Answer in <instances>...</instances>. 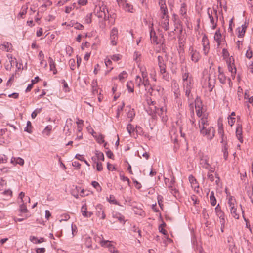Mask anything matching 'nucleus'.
Here are the masks:
<instances>
[{
	"instance_id": "14",
	"label": "nucleus",
	"mask_w": 253,
	"mask_h": 253,
	"mask_svg": "<svg viewBox=\"0 0 253 253\" xmlns=\"http://www.w3.org/2000/svg\"><path fill=\"white\" fill-rule=\"evenodd\" d=\"M169 16L168 15H162L161 20L160 21V25L165 31H167L169 29Z\"/></svg>"
},
{
	"instance_id": "33",
	"label": "nucleus",
	"mask_w": 253,
	"mask_h": 253,
	"mask_svg": "<svg viewBox=\"0 0 253 253\" xmlns=\"http://www.w3.org/2000/svg\"><path fill=\"white\" fill-rule=\"evenodd\" d=\"M210 203L211 204L214 206L216 204V199L214 196V193L213 191H211V192L210 195Z\"/></svg>"
},
{
	"instance_id": "29",
	"label": "nucleus",
	"mask_w": 253,
	"mask_h": 253,
	"mask_svg": "<svg viewBox=\"0 0 253 253\" xmlns=\"http://www.w3.org/2000/svg\"><path fill=\"white\" fill-rule=\"evenodd\" d=\"M128 76V74L126 73V72L124 71L122 72L121 73L119 74L118 77V79L121 82H124V80ZM115 79H117V77L115 78Z\"/></svg>"
},
{
	"instance_id": "58",
	"label": "nucleus",
	"mask_w": 253,
	"mask_h": 253,
	"mask_svg": "<svg viewBox=\"0 0 253 253\" xmlns=\"http://www.w3.org/2000/svg\"><path fill=\"white\" fill-rule=\"evenodd\" d=\"M126 129L129 134L131 135V132L134 131V126L131 124H128L126 126Z\"/></svg>"
},
{
	"instance_id": "5",
	"label": "nucleus",
	"mask_w": 253,
	"mask_h": 253,
	"mask_svg": "<svg viewBox=\"0 0 253 253\" xmlns=\"http://www.w3.org/2000/svg\"><path fill=\"white\" fill-rule=\"evenodd\" d=\"M153 24L152 23L150 27V37L151 40V42L156 44H163L164 42H161V40L158 39L156 36V32L153 28Z\"/></svg>"
},
{
	"instance_id": "7",
	"label": "nucleus",
	"mask_w": 253,
	"mask_h": 253,
	"mask_svg": "<svg viewBox=\"0 0 253 253\" xmlns=\"http://www.w3.org/2000/svg\"><path fill=\"white\" fill-rule=\"evenodd\" d=\"M155 113H157L161 118V120L163 122H166L168 120L167 108L166 106H162L160 108L157 107Z\"/></svg>"
},
{
	"instance_id": "43",
	"label": "nucleus",
	"mask_w": 253,
	"mask_h": 253,
	"mask_svg": "<svg viewBox=\"0 0 253 253\" xmlns=\"http://www.w3.org/2000/svg\"><path fill=\"white\" fill-rule=\"evenodd\" d=\"M91 185L95 188L98 192H101L102 190V188L98 183V182L93 181L91 182Z\"/></svg>"
},
{
	"instance_id": "2",
	"label": "nucleus",
	"mask_w": 253,
	"mask_h": 253,
	"mask_svg": "<svg viewBox=\"0 0 253 253\" xmlns=\"http://www.w3.org/2000/svg\"><path fill=\"white\" fill-rule=\"evenodd\" d=\"M94 12L98 18H103L104 20H107L109 18L108 10L106 6L103 4L101 5L96 6Z\"/></svg>"
},
{
	"instance_id": "42",
	"label": "nucleus",
	"mask_w": 253,
	"mask_h": 253,
	"mask_svg": "<svg viewBox=\"0 0 253 253\" xmlns=\"http://www.w3.org/2000/svg\"><path fill=\"white\" fill-rule=\"evenodd\" d=\"M126 87L128 89V92H133L134 91V84L132 81L128 82L126 84Z\"/></svg>"
},
{
	"instance_id": "48",
	"label": "nucleus",
	"mask_w": 253,
	"mask_h": 253,
	"mask_svg": "<svg viewBox=\"0 0 253 253\" xmlns=\"http://www.w3.org/2000/svg\"><path fill=\"white\" fill-rule=\"evenodd\" d=\"M214 172V170L212 169H209V171L208 172V178L211 181H214V176L212 173Z\"/></svg>"
},
{
	"instance_id": "52",
	"label": "nucleus",
	"mask_w": 253,
	"mask_h": 253,
	"mask_svg": "<svg viewBox=\"0 0 253 253\" xmlns=\"http://www.w3.org/2000/svg\"><path fill=\"white\" fill-rule=\"evenodd\" d=\"M191 89L192 88H184V90L185 92V95L189 99H190L192 98V95L191 94Z\"/></svg>"
},
{
	"instance_id": "17",
	"label": "nucleus",
	"mask_w": 253,
	"mask_h": 253,
	"mask_svg": "<svg viewBox=\"0 0 253 253\" xmlns=\"http://www.w3.org/2000/svg\"><path fill=\"white\" fill-rule=\"evenodd\" d=\"M242 127L241 125L238 124L236 129V135L237 138L241 143H242L243 139L242 136Z\"/></svg>"
},
{
	"instance_id": "8",
	"label": "nucleus",
	"mask_w": 253,
	"mask_h": 253,
	"mask_svg": "<svg viewBox=\"0 0 253 253\" xmlns=\"http://www.w3.org/2000/svg\"><path fill=\"white\" fill-rule=\"evenodd\" d=\"M198 101L196 102L195 107L196 112L197 116L200 118L199 120H201L203 118H205L206 120H208V114L205 112H203L202 107L198 104Z\"/></svg>"
},
{
	"instance_id": "44",
	"label": "nucleus",
	"mask_w": 253,
	"mask_h": 253,
	"mask_svg": "<svg viewBox=\"0 0 253 253\" xmlns=\"http://www.w3.org/2000/svg\"><path fill=\"white\" fill-rule=\"evenodd\" d=\"M161 90V87L160 86L150 87L148 89V92H149L151 95H152L153 91H156L157 92H160Z\"/></svg>"
},
{
	"instance_id": "18",
	"label": "nucleus",
	"mask_w": 253,
	"mask_h": 253,
	"mask_svg": "<svg viewBox=\"0 0 253 253\" xmlns=\"http://www.w3.org/2000/svg\"><path fill=\"white\" fill-rule=\"evenodd\" d=\"M96 215L98 217H100L102 219H104L105 218L106 215L104 213V211L102 209V206L101 205H98L96 206Z\"/></svg>"
},
{
	"instance_id": "34",
	"label": "nucleus",
	"mask_w": 253,
	"mask_h": 253,
	"mask_svg": "<svg viewBox=\"0 0 253 253\" xmlns=\"http://www.w3.org/2000/svg\"><path fill=\"white\" fill-rule=\"evenodd\" d=\"M170 193L175 197H177L178 195V191L172 185H168Z\"/></svg>"
},
{
	"instance_id": "62",
	"label": "nucleus",
	"mask_w": 253,
	"mask_h": 253,
	"mask_svg": "<svg viewBox=\"0 0 253 253\" xmlns=\"http://www.w3.org/2000/svg\"><path fill=\"white\" fill-rule=\"evenodd\" d=\"M97 141L99 144H102L104 142V136L100 134L97 137Z\"/></svg>"
},
{
	"instance_id": "16",
	"label": "nucleus",
	"mask_w": 253,
	"mask_h": 253,
	"mask_svg": "<svg viewBox=\"0 0 253 253\" xmlns=\"http://www.w3.org/2000/svg\"><path fill=\"white\" fill-rule=\"evenodd\" d=\"M181 76L183 81L189 80L192 79V77L189 76V73L188 72L187 67L186 66L182 67L181 69Z\"/></svg>"
},
{
	"instance_id": "37",
	"label": "nucleus",
	"mask_w": 253,
	"mask_h": 253,
	"mask_svg": "<svg viewBox=\"0 0 253 253\" xmlns=\"http://www.w3.org/2000/svg\"><path fill=\"white\" fill-rule=\"evenodd\" d=\"M218 131V133L220 135V137L221 139V143H223L224 142H226L224 139V130H223V127L222 126H219Z\"/></svg>"
},
{
	"instance_id": "39",
	"label": "nucleus",
	"mask_w": 253,
	"mask_h": 253,
	"mask_svg": "<svg viewBox=\"0 0 253 253\" xmlns=\"http://www.w3.org/2000/svg\"><path fill=\"white\" fill-rule=\"evenodd\" d=\"M141 56L142 55L140 52L136 51H135L133 55L134 60L138 63L141 61Z\"/></svg>"
},
{
	"instance_id": "22",
	"label": "nucleus",
	"mask_w": 253,
	"mask_h": 253,
	"mask_svg": "<svg viewBox=\"0 0 253 253\" xmlns=\"http://www.w3.org/2000/svg\"><path fill=\"white\" fill-rule=\"evenodd\" d=\"M48 62L50 66V70L53 71V74H56L57 71L56 68V64L51 57H49Z\"/></svg>"
},
{
	"instance_id": "30",
	"label": "nucleus",
	"mask_w": 253,
	"mask_h": 253,
	"mask_svg": "<svg viewBox=\"0 0 253 253\" xmlns=\"http://www.w3.org/2000/svg\"><path fill=\"white\" fill-rule=\"evenodd\" d=\"M135 83L136 86L140 88L141 86L143 85V80L142 78L139 76H136L135 79Z\"/></svg>"
},
{
	"instance_id": "3",
	"label": "nucleus",
	"mask_w": 253,
	"mask_h": 253,
	"mask_svg": "<svg viewBox=\"0 0 253 253\" xmlns=\"http://www.w3.org/2000/svg\"><path fill=\"white\" fill-rule=\"evenodd\" d=\"M208 17L210 20V23L212 25V29H215L217 26L218 21L217 10L215 7H213V10L209 8L207 10Z\"/></svg>"
},
{
	"instance_id": "35",
	"label": "nucleus",
	"mask_w": 253,
	"mask_h": 253,
	"mask_svg": "<svg viewBox=\"0 0 253 253\" xmlns=\"http://www.w3.org/2000/svg\"><path fill=\"white\" fill-rule=\"evenodd\" d=\"M112 242L109 240H101L100 244L103 247H108L109 249L113 246Z\"/></svg>"
},
{
	"instance_id": "47",
	"label": "nucleus",
	"mask_w": 253,
	"mask_h": 253,
	"mask_svg": "<svg viewBox=\"0 0 253 253\" xmlns=\"http://www.w3.org/2000/svg\"><path fill=\"white\" fill-rule=\"evenodd\" d=\"M69 65L72 70H75L76 67V62L75 59H70L69 61Z\"/></svg>"
},
{
	"instance_id": "50",
	"label": "nucleus",
	"mask_w": 253,
	"mask_h": 253,
	"mask_svg": "<svg viewBox=\"0 0 253 253\" xmlns=\"http://www.w3.org/2000/svg\"><path fill=\"white\" fill-rule=\"evenodd\" d=\"M237 31L238 32V37L239 38L243 37L244 36L246 32V31L242 30V29H241V27L237 28Z\"/></svg>"
},
{
	"instance_id": "46",
	"label": "nucleus",
	"mask_w": 253,
	"mask_h": 253,
	"mask_svg": "<svg viewBox=\"0 0 253 253\" xmlns=\"http://www.w3.org/2000/svg\"><path fill=\"white\" fill-rule=\"evenodd\" d=\"M92 13H89L84 18V22L86 24H90L92 22Z\"/></svg>"
},
{
	"instance_id": "40",
	"label": "nucleus",
	"mask_w": 253,
	"mask_h": 253,
	"mask_svg": "<svg viewBox=\"0 0 253 253\" xmlns=\"http://www.w3.org/2000/svg\"><path fill=\"white\" fill-rule=\"evenodd\" d=\"M95 154L97 160H101L102 161L104 160V156L102 152L96 150L95 152Z\"/></svg>"
},
{
	"instance_id": "6",
	"label": "nucleus",
	"mask_w": 253,
	"mask_h": 253,
	"mask_svg": "<svg viewBox=\"0 0 253 253\" xmlns=\"http://www.w3.org/2000/svg\"><path fill=\"white\" fill-rule=\"evenodd\" d=\"M189 54L191 57V60L194 63L198 62L201 58L200 53L194 49L192 46L189 47Z\"/></svg>"
},
{
	"instance_id": "10",
	"label": "nucleus",
	"mask_w": 253,
	"mask_h": 253,
	"mask_svg": "<svg viewBox=\"0 0 253 253\" xmlns=\"http://www.w3.org/2000/svg\"><path fill=\"white\" fill-rule=\"evenodd\" d=\"M110 43L111 44L114 46L117 44V40L118 39V29L116 27L113 28L110 32Z\"/></svg>"
},
{
	"instance_id": "51",
	"label": "nucleus",
	"mask_w": 253,
	"mask_h": 253,
	"mask_svg": "<svg viewBox=\"0 0 253 253\" xmlns=\"http://www.w3.org/2000/svg\"><path fill=\"white\" fill-rule=\"evenodd\" d=\"M42 111V108H37L31 114V117L34 119L37 116V114L40 113Z\"/></svg>"
},
{
	"instance_id": "24",
	"label": "nucleus",
	"mask_w": 253,
	"mask_h": 253,
	"mask_svg": "<svg viewBox=\"0 0 253 253\" xmlns=\"http://www.w3.org/2000/svg\"><path fill=\"white\" fill-rule=\"evenodd\" d=\"M11 163L14 165L19 164L20 166H23L24 164V161L20 157L12 158L11 160Z\"/></svg>"
},
{
	"instance_id": "61",
	"label": "nucleus",
	"mask_w": 253,
	"mask_h": 253,
	"mask_svg": "<svg viewBox=\"0 0 253 253\" xmlns=\"http://www.w3.org/2000/svg\"><path fill=\"white\" fill-rule=\"evenodd\" d=\"M191 200L195 205L199 203V201L198 200L197 197L195 195H193L191 196Z\"/></svg>"
},
{
	"instance_id": "28",
	"label": "nucleus",
	"mask_w": 253,
	"mask_h": 253,
	"mask_svg": "<svg viewBox=\"0 0 253 253\" xmlns=\"http://www.w3.org/2000/svg\"><path fill=\"white\" fill-rule=\"evenodd\" d=\"M216 214L220 219V224L222 225L225 224V220L224 212L221 211H218V212L216 213Z\"/></svg>"
},
{
	"instance_id": "19",
	"label": "nucleus",
	"mask_w": 253,
	"mask_h": 253,
	"mask_svg": "<svg viewBox=\"0 0 253 253\" xmlns=\"http://www.w3.org/2000/svg\"><path fill=\"white\" fill-rule=\"evenodd\" d=\"M200 164L203 168L206 169H209L211 168L210 164L208 163L207 157L206 156L202 155L200 157Z\"/></svg>"
},
{
	"instance_id": "12",
	"label": "nucleus",
	"mask_w": 253,
	"mask_h": 253,
	"mask_svg": "<svg viewBox=\"0 0 253 253\" xmlns=\"http://www.w3.org/2000/svg\"><path fill=\"white\" fill-rule=\"evenodd\" d=\"M234 58L231 56L227 60V64L229 71L232 74L235 75L236 73V68L234 65Z\"/></svg>"
},
{
	"instance_id": "59",
	"label": "nucleus",
	"mask_w": 253,
	"mask_h": 253,
	"mask_svg": "<svg viewBox=\"0 0 253 253\" xmlns=\"http://www.w3.org/2000/svg\"><path fill=\"white\" fill-rule=\"evenodd\" d=\"M157 59H158V64L159 67L166 64L164 63L163 57L162 56H158Z\"/></svg>"
},
{
	"instance_id": "54",
	"label": "nucleus",
	"mask_w": 253,
	"mask_h": 253,
	"mask_svg": "<svg viewBox=\"0 0 253 253\" xmlns=\"http://www.w3.org/2000/svg\"><path fill=\"white\" fill-rule=\"evenodd\" d=\"M83 123L84 121L82 120L78 119V121L77 122V124L78 125V130L79 131H81L83 126Z\"/></svg>"
},
{
	"instance_id": "36",
	"label": "nucleus",
	"mask_w": 253,
	"mask_h": 253,
	"mask_svg": "<svg viewBox=\"0 0 253 253\" xmlns=\"http://www.w3.org/2000/svg\"><path fill=\"white\" fill-rule=\"evenodd\" d=\"M186 4L184 3L181 4V7L180 9V13L182 16L185 17L186 15Z\"/></svg>"
},
{
	"instance_id": "38",
	"label": "nucleus",
	"mask_w": 253,
	"mask_h": 253,
	"mask_svg": "<svg viewBox=\"0 0 253 253\" xmlns=\"http://www.w3.org/2000/svg\"><path fill=\"white\" fill-rule=\"evenodd\" d=\"M44 4L41 5L40 8L42 12H44L47 7L50 6L52 5V3L51 1L43 2Z\"/></svg>"
},
{
	"instance_id": "11",
	"label": "nucleus",
	"mask_w": 253,
	"mask_h": 253,
	"mask_svg": "<svg viewBox=\"0 0 253 253\" xmlns=\"http://www.w3.org/2000/svg\"><path fill=\"white\" fill-rule=\"evenodd\" d=\"M202 45H203V50L204 54L207 55L209 53L210 50L209 41L207 36L204 35L202 39Z\"/></svg>"
},
{
	"instance_id": "9",
	"label": "nucleus",
	"mask_w": 253,
	"mask_h": 253,
	"mask_svg": "<svg viewBox=\"0 0 253 253\" xmlns=\"http://www.w3.org/2000/svg\"><path fill=\"white\" fill-rule=\"evenodd\" d=\"M147 103L149 107L147 109V113L151 116H154L157 110V107L155 106L156 103L155 101H152L151 99L147 100Z\"/></svg>"
},
{
	"instance_id": "1",
	"label": "nucleus",
	"mask_w": 253,
	"mask_h": 253,
	"mask_svg": "<svg viewBox=\"0 0 253 253\" xmlns=\"http://www.w3.org/2000/svg\"><path fill=\"white\" fill-rule=\"evenodd\" d=\"M199 128L200 134L208 140H211L215 136V130L213 126L209 125L208 120L203 118L199 121Z\"/></svg>"
},
{
	"instance_id": "21",
	"label": "nucleus",
	"mask_w": 253,
	"mask_h": 253,
	"mask_svg": "<svg viewBox=\"0 0 253 253\" xmlns=\"http://www.w3.org/2000/svg\"><path fill=\"white\" fill-rule=\"evenodd\" d=\"M221 38H222V36H221V34L220 33V30H217L214 34V40L217 43L218 47H219L221 44V40H222Z\"/></svg>"
},
{
	"instance_id": "26",
	"label": "nucleus",
	"mask_w": 253,
	"mask_h": 253,
	"mask_svg": "<svg viewBox=\"0 0 253 253\" xmlns=\"http://www.w3.org/2000/svg\"><path fill=\"white\" fill-rule=\"evenodd\" d=\"M230 211V213L233 217L234 218L238 219L239 218L240 215L239 213L237 212V209L235 207H232L229 208Z\"/></svg>"
},
{
	"instance_id": "31",
	"label": "nucleus",
	"mask_w": 253,
	"mask_h": 253,
	"mask_svg": "<svg viewBox=\"0 0 253 253\" xmlns=\"http://www.w3.org/2000/svg\"><path fill=\"white\" fill-rule=\"evenodd\" d=\"M192 78L183 81L184 88H192Z\"/></svg>"
},
{
	"instance_id": "49",
	"label": "nucleus",
	"mask_w": 253,
	"mask_h": 253,
	"mask_svg": "<svg viewBox=\"0 0 253 253\" xmlns=\"http://www.w3.org/2000/svg\"><path fill=\"white\" fill-rule=\"evenodd\" d=\"M31 127H32V124L30 121H28L27 122V126L24 129V131H27L28 133H31L32 130H31Z\"/></svg>"
},
{
	"instance_id": "60",
	"label": "nucleus",
	"mask_w": 253,
	"mask_h": 253,
	"mask_svg": "<svg viewBox=\"0 0 253 253\" xmlns=\"http://www.w3.org/2000/svg\"><path fill=\"white\" fill-rule=\"evenodd\" d=\"M143 86L145 88V90H148L149 89L148 88L150 84H149V81L148 79H146L144 80H143Z\"/></svg>"
},
{
	"instance_id": "53",
	"label": "nucleus",
	"mask_w": 253,
	"mask_h": 253,
	"mask_svg": "<svg viewBox=\"0 0 253 253\" xmlns=\"http://www.w3.org/2000/svg\"><path fill=\"white\" fill-rule=\"evenodd\" d=\"M87 212V206L86 204H84L82 206L81 208V212L83 216H84V215H86Z\"/></svg>"
},
{
	"instance_id": "13",
	"label": "nucleus",
	"mask_w": 253,
	"mask_h": 253,
	"mask_svg": "<svg viewBox=\"0 0 253 253\" xmlns=\"http://www.w3.org/2000/svg\"><path fill=\"white\" fill-rule=\"evenodd\" d=\"M159 74L162 76V78L167 81L169 80V76L166 70V65H164L159 67Z\"/></svg>"
},
{
	"instance_id": "20",
	"label": "nucleus",
	"mask_w": 253,
	"mask_h": 253,
	"mask_svg": "<svg viewBox=\"0 0 253 253\" xmlns=\"http://www.w3.org/2000/svg\"><path fill=\"white\" fill-rule=\"evenodd\" d=\"M218 79L220 81V82L222 84H225L226 83V77L224 75L223 72L221 70V68L220 67H218Z\"/></svg>"
},
{
	"instance_id": "27",
	"label": "nucleus",
	"mask_w": 253,
	"mask_h": 253,
	"mask_svg": "<svg viewBox=\"0 0 253 253\" xmlns=\"http://www.w3.org/2000/svg\"><path fill=\"white\" fill-rule=\"evenodd\" d=\"M223 144V148H222V151L223 153V157L225 160H226L228 158V147L227 146V143L226 142H224L223 143H222Z\"/></svg>"
},
{
	"instance_id": "41",
	"label": "nucleus",
	"mask_w": 253,
	"mask_h": 253,
	"mask_svg": "<svg viewBox=\"0 0 253 253\" xmlns=\"http://www.w3.org/2000/svg\"><path fill=\"white\" fill-rule=\"evenodd\" d=\"M228 204L229 208L232 207H235L236 200L232 196H230L228 198Z\"/></svg>"
},
{
	"instance_id": "15",
	"label": "nucleus",
	"mask_w": 253,
	"mask_h": 253,
	"mask_svg": "<svg viewBox=\"0 0 253 253\" xmlns=\"http://www.w3.org/2000/svg\"><path fill=\"white\" fill-rule=\"evenodd\" d=\"M159 5L160 7V11L163 15H168V9L166 4L165 0H158Z\"/></svg>"
},
{
	"instance_id": "4",
	"label": "nucleus",
	"mask_w": 253,
	"mask_h": 253,
	"mask_svg": "<svg viewBox=\"0 0 253 253\" xmlns=\"http://www.w3.org/2000/svg\"><path fill=\"white\" fill-rule=\"evenodd\" d=\"M116 1L119 6L122 7L126 11L130 13L134 12L133 6L130 3H128L126 0H116Z\"/></svg>"
},
{
	"instance_id": "23",
	"label": "nucleus",
	"mask_w": 253,
	"mask_h": 253,
	"mask_svg": "<svg viewBox=\"0 0 253 253\" xmlns=\"http://www.w3.org/2000/svg\"><path fill=\"white\" fill-rule=\"evenodd\" d=\"M28 8V3L26 4V5H23L21 8V10L19 12V14L18 15V18H23L24 16L25 15V14L27 13V10Z\"/></svg>"
},
{
	"instance_id": "64",
	"label": "nucleus",
	"mask_w": 253,
	"mask_h": 253,
	"mask_svg": "<svg viewBox=\"0 0 253 253\" xmlns=\"http://www.w3.org/2000/svg\"><path fill=\"white\" fill-rule=\"evenodd\" d=\"M228 118L229 125L232 126L235 122V118L229 116Z\"/></svg>"
},
{
	"instance_id": "32",
	"label": "nucleus",
	"mask_w": 253,
	"mask_h": 253,
	"mask_svg": "<svg viewBox=\"0 0 253 253\" xmlns=\"http://www.w3.org/2000/svg\"><path fill=\"white\" fill-rule=\"evenodd\" d=\"M11 44L8 42H4L3 44H2L0 45V49L2 50L5 51L7 52L9 51L10 50V46Z\"/></svg>"
},
{
	"instance_id": "45",
	"label": "nucleus",
	"mask_w": 253,
	"mask_h": 253,
	"mask_svg": "<svg viewBox=\"0 0 253 253\" xmlns=\"http://www.w3.org/2000/svg\"><path fill=\"white\" fill-rule=\"evenodd\" d=\"M135 115V112L133 109H130L127 112V117L130 118V121L131 122Z\"/></svg>"
},
{
	"instance_id": "57",
	"label": "nucleus",
	"mask_w": 253,
	"mask_h": 253,
	"mask_svg": "<svg viewBox=\"0 0 253 253\" xmlns=\"http://www.w3.org/2000/svg\"><path fill=\"white\" fill-rule=\"evenodd\" d=\"M52 126H51V125H48V126H46L45 127V128H44L43 132L46 133V135L47 136L49 135L50 132L52 129Z\"/></svg>"
},
{
	"instance_id": "56",
	"label": "nucleus",
	"mask_w": 253,
	"mask_h": 253,
	"mask_svg": "<svg viewBox=\"0 0 253 253\" xmlns=\"http://www.w3.org/2000/svg\"><path fill=\"white\" fill-rule=\"evenodd\" d=\"M8 160L7 157L5 155H0V163H6Z\"/></svg>"
},
{
	"instance_id": "63",
	"label": "nucleus",
	"mask_w": 253,
	"mask_h": 253,
	"mask_svg": "<svg viewBox=\"0 0 253 253\" xmlns=\"http://www.w3.org/2000/svg\"><path fill=\"white\" fill-rule=\"evenodd\" d=\"M131 231L134 233H138L139 236L141 237V231L136 226H133L131 229Z\"/></svg>"
},
{
	"instance_id": "25",
	"label": "nucleus",
	"mask_w": 253,
	"mask_h": 253,
	"mask_svg": "<svg viewBox=\"0 0 253 253\" xmlns=\"http://www.w3.org/2000/svg\"><path fill=\"white\" fill-rule=\"evenodd\" d=\"M30 240L34 244H40L45 241L44 238H40L38 239L36 237L31 236L30 237Z\"/></svg>"
},
{
	"instance_id": "55",
	"label": "nucleus",
	"mask_w": 253,
	"mask_h": 253,
	"mask_svg": "<svg viewBox=\"0 0 253 253\" xmlns=\"http://www.w3.org/2000/svg\"><path fill=\"white\" fill-rule=\"evenodd\" d=\"M72 27H74V28L78 30H82L84 28V26L78 22H76L74 24H73L72 25Z\"/></svg>"
}]
</instances>
